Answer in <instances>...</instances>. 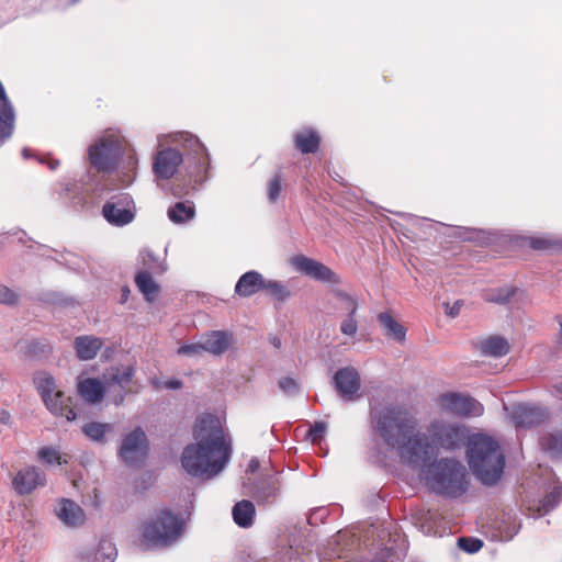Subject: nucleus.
<instances>
[{
	"label": "nucleus",
	"mask_w": 562,
	"mask_h": 562,
	"mask_svg": "<svg viewBox=\"0 0 562 562\" xmlns=\"http://www.w3.org/2000/svg\"><path fill=\"white\" fill-rule=\"evenodd\" d=\"M282 183L280 178H273L268 183V199L270 202H276L281 195L282 192Z\"/></svg>",
	"instance_id": "48"
},
{
	"label": "nucleus",
	"mask_w": 562,
	"mask_h": 562,
	"mask_svg": "<svg viewBox=\"0 0 562 562\" xmlns=\"http://www.w3.org/2000/svg\"><path fill=\"white\" fill-rule=\"evenodd\" d=\"M553 389L558 394L562 395V378L553 384Z\"/></svg>",
	"instance_id": "56"
},
{
	"label": "nucleus",
	"mask_w": 562,
	"mask_h": 562,
	"mask_svg": "<svg viewBox=\"0 0 562 562\" xmlns=\"http://www.w3.org/2000/svg\"><path fill=\"white\" fill-rule=\"evenodd\" d=\"M195 442L181 454V465L192 476L212 479L221 473L232 454L231 438L224 434L220 420L207 414L199 418L194 428Z\"/></svg>",
	"instance_id": "2"
},
{
	"label": "nucleus",
	"mask_w": 562,
	"mask_h": 562,
	"mask_svg": "<svg viewBox=\"0 0 562 562\" xmlns=\"http://www.w3.org/2000/svg\"><path fill=\"white\" fill-rule=\"evenodd\" d=\"M45 484V472L34 465L21 469L12 479V487L19 495L30 494L38 486H44Z\"/></svg>",
	"instance_id": "13"
},
{
	"label": "nucleus",
	"mask_w": 562,
	"mask_h": 562,
	"mask_svg": "<svg viewBox=\"0 0 562 562\" xmlns=\"http://www.w3.org/2000/svg\"><path fill=\"white\" fill-rule=\"evenodd\" d=\"M123 401H124V394H120V395H117V396L114 398V403H115L116 405L122 404V403H123Z\"/></svg>",
	"instance_id": "59"
},
{
	"label": "nucleus",
	"mask_w": 562,
	"mask_h": 562,
	"mask_svg": "<svg viewBox=\"0 0 562 562\" xmlns=\"http://www.w3.org/2000/svg\"><path fill=\"white\" fill-rule=\"evenodd\" d=\"M340 331L346 336L353 337L358 331V323L355 315L347 314V317L340 324Z\"/></svg>",
	"instance_id": "43"
},
{
	"label": "nucleus",
	"mask_w": 562,
	"mask_h": 562,
	"mask_svg": "<svg viewBox=\"0 0 562 562\" xmlns=\"http://www.w3.org/2000/svg\"><path fill=\"white\" fill-rule=\"evenodd\" d=\"M255 506L250 501H240L235 504L232 510L233 519L241 528H248L254 522Z\"/></svg>",
	"instance_id": "27"
},
{
	"label": "nucleus",
	"mask_w": 562,
	"mask_h": 562,
	"mask_svg": "<svg viewBox=\"0 0 562 562\" xmlns=\"http://www.w3.org/2000/svg\"><path fill=\"white\" fill-rule=\"evenodd\" d=\"M515 289L510 286L491 289L485 294V300L488 302L505 304L514 295Z\"/></svg>",
	"instance_id": "37"
},
{
	"label": "nucleus",
	"mask_w": 562,
	"mask_h": 562,
	"mask_svg": "<svg viewBox=\"0 0 562 562\" xmlns=\"http://www.w3.org/2000/svg\"><path fill=\"white\" fill-rule=\"evenodd\" d=\"M372 435L387 450L395 451L402 463L412 469H424L423 476L429 488L450 497L461 496L468 490L465 468L459 461L441 459L429 463L435 450L429 436L419 431L417 419L407 411L395 406L373 407L370 412Z\"/></svg>",
	"instance_id": "1"
},
{
	"label": "nucleus",
	"mask_w": 562,
	"mask_h": 562,
	"mask_svg": "<svg viewBox=\"0 0 562 562\" xmlns=\"http://www.w3.org/2000/svg\"><path fill=\"white\" fill-rule=\"evenodd\" d=\"M334 382L344 400L357 398V393L360 390V376L356 369L350 367L339 369L334 375Z\"/></svg>",
	"instance_id": "15"
},
{
	"label": "nucleus",
	"mask_w": 562,
	"mask_h": 562,
	"mask_svg": "<svg viewBox=\"0 0 562 562\" xmlns=\"http://www.w3.org/2000/svg\"><path fill=\"white\" fill-rule=\"evenodd\" d=\"M117 550L109 540H101L95 554V562H113L116 559Z\"/></svg>",
	"instance_id": "38"
},
{
	"label": "nucleus",
	"mask_w": 562,
	"mask_h": 562,
	"mask_svg": "<svg viewBox=\"0 0 562 562\" xmlns=\"http://www.w3.org/2000/svg\"><path fill=\"white\" fill-rule=\"evenodd\" d=\"M262 290H266L268 294L273 296L276 300L283 301L289 296V291L279 281L263 279Z\"/></svg>",
	"instance_id": "39"
},
{
	"label": "nucleus",
	"mask_w": 562,
	"mask_h": 562,
	"mask_svg": "<svg viewBox=\"0 0 562 562\" xmlns=\"http://www.w3.org/2000/svg\"><path fill=\"white\" fill-rule=\"evenodd\" d=\"M194 215V206L186 202H178L168 210L169 220L176 224H182L191 221Z\"/></svg>",
	"instance_id": "31"
},
{
	"label": "nucleus",
	"mask_w": 562,
	"mask_h": 562,
	"mask_svg": "<svg viewBox=\"0 0 562 562\" xmlns=\"http://www.w3.org/2000/svg\"><path fill=\"white\" fill-rule=\"evenodd\" d=\"M134 369L132 367L112 368L105 375L109 387L117 385L124 390L133 380Z\"/></svg>",
	"instance_id": "29"
},
{
	"label": "nucleus",
	"mask_w": 562,
	"mask_h": 562,
	"mask_svg": "<svg viewBox=\"0 0 562 562\" xmlns=\"http://www.w3.org/2000/svg\"><path fill=\"white\" fill-rule=\"evenodd\" d=\"M104 391V385L98 379L87 378L78 382L79 395L90 404L100 403Z\"/></svg>",
	"instance_id": "24"
},
{
	"label": "nucleus",
	"mask_w": 562,
	"mask_h": 562,
	"mask_svg": "<svg viewBox=\"0 0 562 562\" xmlns=\"http://www.w3.org/2000/svg\"><path fill=\"white\" fill-rule=\"evenodd\" d=\"M102 215L113 226L122 227L132 223L136 215V205L127 192L110 196L102 207Z\"/></svg>",
	"instance_id": "6"
},
{
	"label": "nucleus",
	"mask_w": 562,
	"mask_h": 562,
	"mask_svg": "<svg viewBox=\"0 0 562 562\" xmlns=\"http://www.w3.org/2000/svg\"><path fill=\"white\" fill-rule=\"evenodd\" d=\"M542 446L552 452L562 453V431L551 434L543 439Z\"/></svg>",
	"instance_id": "42"
},
{
	"label": "nucleus",
	"mask_w": 562,
	"mask_h": 562,
	"mask_svg": "<svg viewBox=\"0 0 562 562\" xmlns=\"http://www.w3.org/2000/svg\"><path fill=\"white\" fill-rule=\"evenodd\" d=\"M153 384L155 385V387L159 389V387H162L160 382L158 381H154Z\"/></svg>",
	"instance_id": "64"
},
{
	"label": "nucleus",
	"mask_w": 562,
	"mask_h": 562,
	"mask_svg": "<svg viewBox=\"0 0 562 562\" xmlns=\"http://www.w3.org/2000/svg\"><path fill=\"white\" fill-rule=\"evenodd\" d=\"M158 146L162 147L168 143L182 145L184 148L191 150L198 158L201 171L209 172L210 158L205 146L198 137L187 132H177L172 134H160L157 137Z\"/></svg>",
	"instance_id": "10"
},
{
	"label": "nucleus",
	"mask_w": 562,
	"mask_h": 562,
	"mask_svg": "<svg viewBox=\"0 0 562 562\" xmlns=\"http://www.w3.org/2000/svg\"><path fill=\"white\" fill-rule=\"evenodd\" d=\"M44 403L52 414L64 416L67 422H72L77 417L70 406V397L66 396L61 391L44 400Z\"/></svg>",
	"instance_id": "20"
},
{
	"label": "nucleus",
	"mask_w": 562,
	"mask_h": 562,
	"mask_svg": "<svg viewBox=\"0 0 562 562\" xmlns=\"http://www.w3.org/2000/svg\"><path fill=\"white\" fill-rule=\"evenodd\" d=\"M429 432L432 441L447 450L459 448L470 436L467 434L465 426L459 423H447L436 420L431 423Z\"/></svg>",
	"instance_id": "7"
},
{
	"label": "nucleus",
	"mask_w": 562,
	"mask_h": 562,
	"mask_svg": "<svg viewBox=\"0 0 562 562\" xmlns=\"http://www.w3.org/2000/svg\"><path fill=\"white\" fill-rule=\"evenodd\" d=\"M263 279L258 271H248L237 281L235 292L243 297L251 296L262 290Z\"/></svg>",
	"instance_id": "22"
},
{
	"label": "nucleus",
	"mask_w": 562,
	"mask_h": 562,
	"mask_svg": "<svg viewBox=\"0 0 562 562\" xmlns=\"http://www.w3.org/2000/svg\"><path fill=\"white\" fill-rule=\"evenodd\" d=\"M36 385L38 393L42 397V400H46L47 397L54 395L55 393L59 392L56 389L55 380L53 376L48 374H43L36 379Z\"/></svg>",
	"instance_id": "36"
},
{
	"label": "nucleus",
	"mask_w": 562,
	"mask_h": 562,
	"mask_svg": "<svg viewBox=\"0 0 562 562\" xmlns=\"http://www.w3.org/2000/svg\"><path fill=\"white\" fill-rule=\"evenodd\" d=\"M272 344L276 346V347H279L280 345V340L278 338H273L272 339Z\"/></svg>",
	"instance_id": "63"
},
{
	"label": "nucleus",
	"mask_w": 562,
	"mask_h": 562,
	"mask_svg": "<svg viewBox=\"0 0 562 562\" xmlns=\"http://www.w3.org/2000/svg\"><path fill=\"white\" fill-rule=\"evenodd\" d=\"M280 490V482L276 475H268L254 482L249 488V494L259 504L274 503Z\"/></svg>",
	"instance_id": "16"
},
{
	"label": "nucleus",
	"mask_w": 562,
	"mask_h": 562,
	"mask_svg": "<svg viewBox=\"0 0 562 562\" xmlns=\"http://www.w3.org/2000/svg\"><path fill=\"white\" fill-rule=\"evenodd\" d=\"M232 336L222 330H213L202 337L204 351L218 356L224 353L231 345Z\"/></svg>",
	"instance_id": "23"
},
{
	"label": "nucleus",
	"mask_w": 562,
	"mask_h": 562,
	"mask_svg": "<svg viewBox=\"0 0 562 562\" xmlns=\"http://www.w3.org/2000/svg\"><path fill=\"white\" fill-rule=\"evenodd\" d=\"M291 266L301 274L308 277L315 281L336 284L339 283V277L324 263L306 257L296 255L290 259Z\"/></svg>",
	"instance_id": "11"
},
{
	"label": "nucleus",
	"mask_w": 562,
	"mask_h": 562,
	"mask_svg": "<svg viewBox=\"0 0 562 562\" xmlns=\"http://www.w3.org/2000/svg\"><path fill=\"white\" fill-rule=\"evenodd\" d=\"M46 162L50 171H56L57 166L59 165L58 160L52 158H48Z\"/></svg>",
	"instance_id": "54"
},
{
	"label": "nucleus",
	"mask_w": 562,
	"mask_h": 562,
	"mask_svg": "<svg viewBox=\"0 0 562 562\" xmlns=\"http://www.w3.org/2000/svg\"><path fill=\"white\" fill-rule=\"evenodd\" d=\"M506 416L516 428H531L541 424L548 416L546 409L527 404L504 406Z\"/></svg>",
	"instance_id": "12"
},
{
	"label": "nucleus",
	"mask_w": 562,
	"mask_h": 562,
	"mask_svg": "<svg viewBox=\"0 0 562 562\" xmlns=\"http://www.w3.org/2000/svg\"><path fill=\"white\" fill-rule=\"evenodd\" d=\"M458 544L463 551L468 553H475L482 548L483 542L479 539L460 538L458 540Z\"/></svg>",
	"instance_id": "45"
},
{
	"label": "nucleus",
	"mask_w": 562,
	"mask_h": 562,
	"mask_svg": "<svg viewBox=\"0 0 562 562\" xmlns=\"http://www.w3.org/2000/svg\"><path fill=\"white\" fill-rule=\"evenodd\" d=\"M562 496V490L560 487H555L549 495L546 496L543 505L557 503Z\"/></svg>",
	"instance_id": "50"
},
{
	"label": "nucleus",
	"mask_w": 562,
	"mask_h": 562,
	"mask_svg": "<svg viewBox=\"0 0 562 562\" xmlns=\"http://www.w3.org/2000/svg\"><path fill=\"white\" fill-rule=\"evenodd\" d=\"M400 216L404 217V218H409V220H413L414 218V215L409 214V213H398Z\"/></svg>",
	"instance_id": "60"
},
{
	"label": "nucleus",
	"mask_w": 562,
	"mask_h": 562,
	"mask_svg": "<svg viewBox=\"0 0 562 562\" xmlns=\"http://www.w3.org/2000/svg\"><path fill=\"white\" fill-rule=\"evenodd\" d=\"M422 529L425 533H430L432 531V526L425 521L422 522Z\"/></svg>",
	"instance_id": "57"
},
{
	"label": "nucleus",
	"mask_w": 562,
	"mask_h": 562,
	"mask_svg": "<svg viewBox=\"0 0 562 562\" xmlns=\"http://www.w3.org/2000/svg\"><path fill=\"white\" fill-rule=\"evenodd\" d=\"M94 180H98L95 183H89L86 186L85 192H77L72 195L74 199H77V203H88L92 201V198L88 196V191L90 189H93V195L97 198H101L103 195V192L105 190V183L102 180H105L106 178H93Z\"/></svg>",
	"instance_id": "34"
},
{
	"label": "nucleus",
	"mask_w": 562,
	"mask_h": 562,
	"mask_svg": "<svg viewBox=\"0 0 562 562\" xmlns=\"http://www.w3.org/2000/svg\"><path fill=\"white\" fill-rule=\"evenodd\" d=\"M378 321L382 328L385 330V335L393 339L402 342L406 337V329L403 325L397 323L390 313L383 312L378 315Z\"/></svg>",
	"instance_id": "28"
},
{
	"label": "nucleus",
	"mask_w": 562,
	"mask_h": 562,
	"mask_svg": "<svg viewBox=\"0 0 562 562\" xmlns=\"http://www.w3.org/2000/svg\"><path fill=\"white\" fill-rule=\"evenodd\" d=\"M164 387L169 389V390L181 389L182 387V381H180L178 379H171V380H169V381H167L165 383Z\"/></svg>",
	"instance_id": "51"
},
{
	"label": "nucleus",
	"mask_w": 562,
	"mask_h": 562,
	"mask_svg": "<svg viewBox=\"0 0 562 562\" xmlns=\"http://www.w3.org/2000/svg\"><path fill=\"white\" fill-rule=\"evenodd\" d=\"M259 468V461L257 459H252L249 464H248V469L249 471L251 472H255L257 469Z\"/></svg>",
	"instance_id": "55"
},
{
	"label": "nucleus",
	"mask_w": 562,
	"mask_h": 562,
	"mask_svg": "<svg viewBox=\"0 0 562 562\" xmlns=\"http://www.w3.org/2000/svg\"><path fill=\"white\" fill-rule=\"evenodd\" d=\"M326 432V425L322 422H315L308 431V437L313 442L319 441Z\"/></svg>",
	"instance_id": "49"
},
{
	"label": "nucleus",
	"mask_w": 562,
	"mask_h": 562,
	"mask_svg": "<svg viewBox=\"0 0 562 562\" xmlns=\"http://www.w3.org/2000/svg\"><path fill=\"white\" fill-rule=\"evenodd\" d=\"M439 404L445 412L464 418L479 417L484 412V407L479 401L457 392L441 394Z\"/></svg>",
	"instance_id": "8"
},
{
	"label": "nucleus",
	"mask_w": 562,
	"mask_h": 562,
	"mask_svg": "<svg viewBox=\"0 0 562 562\" xmlns=\"http://www.w3.org/2000/svg\"><path fill=\"white\" fill-rule=\"evenodd\" d=\"M22 154L25 158H27L30 156V150L27 148H24Z\"/></svg>",
	"instance_id": "62"
},
{
	"label": "nucleus",
	"mask_w": 562,
	"mask_h": 562,
	"mask_svg": "<svg viewBox=\"0 0 562 562\" xmlns=\"http://www.w3.org/2000/svg\"><path fill=\"white\" fill-rule=\"evenodd\" d=\"M184 522L168 510L156 512L142 527V540L147 548H165L181 537Z\"/></svg>",
	"instance_id": "5"
},
{
	"label": "nucleus",
	"mask_w": 562,
	"mask_h": 562,
	"mask_svg": "<svg viewBox=\"0 0 562 562\" xmlns=\"http://www.w3.org/2000/svg\"><path fill=\"white\" fill-rule=\"evenodd\" d=\"M124 155L128 165L135 164L134 149L130 142L116 130L104 131L89 147L88 160L97 172H112Z\"/></svg>",
	"instance_id": "4"
},
{
	"label": "nucleus",
	"mask_w": 562,
	"mask_h": 562,
	"mask_svg": "<svg viewBox=\"0 0 562 562\" xmlns=\"http://www.w3.org/2000/svg\"><path fill=\"white\" fill-rule=\"evenodd\" d=\"M140 257H142L143 265L146 268H148L149 270H151L153 272L162 273L166 271L165 262L162 260L158 259L157 257H155V255L150 250H144L140 254Z\"/></svg>",
	"instance_id": "40"
},
{
	"label": "nucleus",
	"mask_w": 562,
	"mask_h": 562,
	"mask_svg": "<svg viewBox=\"0 0 562 562\" xmlns=\"http://www.w3.org/2000/svg\"><path fill=\"white\" fill-rule=\"evenodd\" d=\"M461 304L459 302H456L454 305L450 308L448 314L452 317L457 316L459 314Z\"/></svg>",
	"instance_id": "53"
},
{
	"label": "nucleus",
	"mask_w": 562,
	"mask_h": 562,
	"mask_svg": "<svg viewBox=\"0 0 562 562\" xmlns=\"http://www.w3.org/2000/svg\"><path fill=\"white\" fill-rule=\"evenodd\" d=\"M102 346V339L91 335L78 336L74 341L77 357L85 361L93 359Z\"/></svg>",
	"instance_id": "21"
},
{
	"label": "nucleus",
	"mask_w": 562,
	"mask_h": 562,
	"mask_svg": "<svg viewBox=\"0 0 562 562\" xmlns=\"http://www.w3.org/2000/svg\"><path fill=\"white\" fill-rule=\"evenodd\" d=\"M135 283L148 302L155 300L159 288L148 271L138 272L135 277Z\"/></svg>",
	"instance_id": "30"
},
{
	"label": "nucleus",
	"mask_w": 562,
	"mask_h": 562,
	"mask_svg": "<svg viewBox=\"0 0 562 562\" xmlns=\"http://www.w3.org/2000/svg\"><path fill=\"white\" fill-rule=\"evenodd\" d=\"M15 126V110L5 89L0 81V139L4 142L13 134Z\"/></svg>",
	"instance_id": "17"
},
{
	"label": "nucleus",
	"mask_w": 562,
	"mask_h": 562,
	"mask_svg": "<svg viewBox=\"0 0 562 562\" xmlns=\"http://www.w3.org/2000/svg\"><path fill=\"white\" fill-rule=\"evenodd\" d=\"M182 154L173 148L158 149L153 162L155 176H175L182 165Z\"/></svg>",
	"instance_id": "14"
},
{
	"label": "nucleus",
	"mask_w": 562,
	"mask_h": 562,
	"mask_svg": "<svg viewBox=\"0 0 562 562\" xmlns=\"http://www.w3.org/2000/svg\"><path fill=\"white\" fill-rule=\"evenodd\" d=\"M529 245L535 250H549L560 246V241L549 236L531 237Z\"/></svg>",
	"instance_id": "41"
},
{
	"label": "nucleus",
	"mask_w": 562,
	"mask_h": 562,
	"mask_svg": "<svg viewBox=\"0 0 562 562\" xmlns=\"http://www.w3.org/2000/svg\"><path fill=\"white\" fill-rule=\"evenodd\" d=\"M557 321H558L559 326H560L559 341L562 344V315H558L557 316Z\"/></svg>",
	"instance_id": "58"
},
{
	"label": "nucleus",
	"mask_w": 562,
	"mask_h": 562,
	"mask_svg": "<svg viewBox=\"0 0 562 562\" xmlns=\"http://www.w3.org/2000/svg\"><path fill=\"white\" fill-rule=\"evenodd\" d=\"M19 301V295L10 288L0 284V304L14 305Z\"/></svg>",
	"instance_id": "46"
},
{
	"label": "nucleus",
	"mask_w": 562,
	"mask_h": 562,
	"mask_svg": "<svg viewBox=\"0 0 562 562\" xmlns=\"http://www.w3.org/2000/svg\"><path fill=\"white\" fill-rule=\"evenodd\" d=\"M319 140L318 133L310 127L303 128L294 135L295 147L302 154H313L317 151Z\"/></svg>",
	"instance_id": "26"
},
{
	"label": "nucleus",
	"mask_w": 562,
	"mask_h": 562,
	"mask_svg": "<svg viewBox=\"0 0 562 562\" xmlns=\"http://www.w3.org/2000/svg\"><path fill=\"white\" fill-rule=\"evenodd\" d=\"M110 429L109 424L91 422L82 427V432L93 441L101 442L104 439L105 432Z\"/></svg>",
	"instance_id": "35"
},
{
	"label": "nucleus",
	"mask_w": 562,
	"mask_h": 562,
	"mask_svg": "<svg viewBox=\"0 0 562 562\" xmlns=\"http://www.w3.org/2000/svg\"><path fill=\"white\" fill-rule=\"evenodd\" d=\"M147 451V436L142 427H136L123 436L119 456L125 464L136 465L146 458Z\"/></svg>",
	"instance_id": "9"
},
{
	"label": "nucleus",
	"mask_w": 562,
	"mask_h": 562,
	"mask_svg": "<svg viewBox=\"0 0 562 562\" xmlns=\"http://www.w3.org/2000/svg\"><path fill=\"white\" fill-rule=\"evenodd\" d=\"M128 293H130V290L127 288H124L123 289V300H125L127 297Z\"/></svg>",
	"instance_id": "61"
},
{
	"label": "nucleus",
	"mask_w": 562,
	"mask_h": 562,
	"mask_svg": "<svg viewBox=\"0 0 562 562\" xmlns=\"http://www.w3.org/2000/svg\"><path fill=\"white\" fill-rule=\"evenodd\" d=\"M479 350L484 356L499 358L509 352L510 345L506 338L495 335L482 339L479 342Z\"/></svg>",
	"instance_id": "25"
},
{
	"label": "nucleus",
	"mask_w": 562,
	"mask_h": 562,
	"mask_svg": "<svg viewBox=\"0 0 562 562\" xmlns=\"http://www.w3.org/2000/svg\"><path fill=\"white\" fill-rule=\"evenodd\" d=\"M195 178H159L157 186L176 198L192 195L196 190Z\"/></svg>",
	"instance_id": "18"
},
{
	"label": "nucleus",
	"mask_w": 562,
	"mask_h": 562,
	"mask_svg": "<svg viewBox=\"0 0 562 562\" xmlns=\"http://www.w3.org/2000/svg\"><path fill=\"white\" fill-rule=\"evenodd\" d=\"M469 467L484 485H494L502 477L505 456L499 443L485 434H473L467 442Z\"/></svg>",
	"instance_id": "3"
},
{
	"label": "nucleus",
	"mask_w": 562,
	"mask_h": 562,
	"mask_svg": "<svg viewBox=\"0 0 562 562\" xmlns=\"http://www.w3.org/2000/svg\"><path fill=\"white\" fill-rule=\"evenodd\" d=\"M279 387L288 395H295L300 391L299 383L289 376L279 380Z\"/></svg>",
	"instance_id": "47"
},
{
	"label": "nucleus",
	"mask_w": 562,
	"mask_h": 562,
	"mask_svg": "<svg viewBox=\"0 0 562 562\" xmlns=\"http://www.w3.org/2000/svg\"><path fill=\"white\" fill-rule=\"evenodd\" d=\"M333 296L335 300V307L338 311L345 312L347 314L355 315L358 310V303L357 301L347 294L344 291L335 290L333 292Z\"/></svg>",
	"instance_id": "32"
},
{
	"label": "nucleus",
	"mask_w": 562,
	"mask_h": 562,
	"mask_svg": "<svg viewBox=\"0 0 562 562\" xmlns=\"http://www.w3.org/2000/svg\"><path fill=\"white\" fill-rule=\"evenodd\" d=\"M37 458L47 465L67 463L59 449L56 447H43L37 451Z\"/></svg>",
	"instance_id": "33"
},
{
	"label": "nucleus",
	"mask_w": 562,
	"mask_h": 562,
	"mask_svg": "<svg viewBox=\"0 0 562 562\" xmlns=\"http://www.w3.org/2000/svg\"><path fill=\"white\" fill-rule=\"evenodd\" d=\"M10 418H11V416L7 411H4V409L0 411V423L1 424L8 425L10 423Z\"/></svg>",
	"instance_id": "52"
},
{
	"label": "nucleus",
	"mask_w": 562,
	"mask_h": 562,
	"mask_svg": "<svg viewBox=\"0 0 562 562\" xmlns=\"http://www.w3.org/2000/svg\"><path fill=\"white\" fill-rule=\"evenodd\" d=\"M204 351L203 341L194 342V344H187L181 346L178 349L179 355L189 356V357H196L201 356Z\"/></svg>",
	"instance_id": "44"
},
{
	"label": "nucleus",
	"mask_w": 562,
	"mask_h": 562,
	"mask_svg": "<svg viewBox=\"0 0 562 562\" xmlns=\"http://www.w3.org/2000/svg\"><path fill=\"white\" fill-rule=\"evenodd\" d=\"M57 517L69 527H79L86 520L82 508L70 499H61L56 508Z\"/></svg>",
	"instance_id": "19"
}]
</instances>
